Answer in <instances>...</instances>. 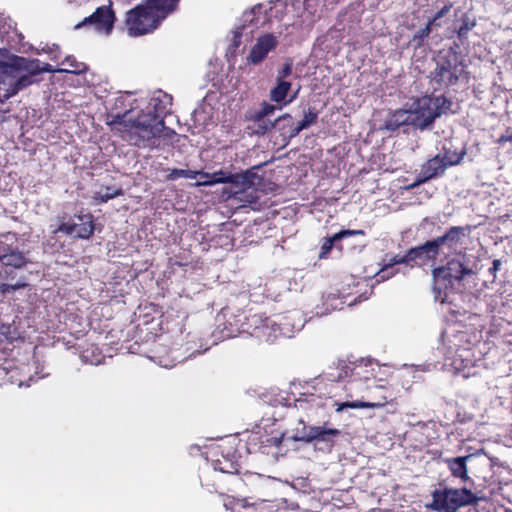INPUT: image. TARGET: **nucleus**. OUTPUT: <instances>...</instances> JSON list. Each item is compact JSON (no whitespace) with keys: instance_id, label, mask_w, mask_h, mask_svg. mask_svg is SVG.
<instances>
[{"instance_id":"f257e3e1","label":"nucleus","mask_w":512,"mask_h":512,"mask_svg":"<svg viewBox=\"0 0 512 512\" xmlns=\"http://www.w3.org/2000/svg\"><path fill=\"white\" fill-rule=\"evenodd\" d=\"M62 65L63 67L55 70L50 69L48 65L34 68L33 64L28 65L25 59L11 55L5 50H0V91H3L1 96L8 98L29 83L25 76L20 75L22 69L29 70L32 73L37 71L81 73L86 69L83 63L76 62L73 57H67Z\"/></svg>"},{"instance_id":"f03ea898","label":"nucleus","mask_w":512,"mask_h":512,"mask_svg":"<svg viewBox=\"0 0 512 512\" xmlns=\"http://www.w3.org/2000/svg\"><path fill=\"white\" fill-rule=\"evenodd\" d=\"M178 0H143L125 16V31L130 37H139L156 30L172 13Z\"/></svg>"},{"instance_id":"7ed1b4c3","label":"nucleus","mask_w":512,"mask_h":512,"mask_svg":"<svg viewBox=\"0 0 512 512\" xmlns=\"http://www.w3.org/2000/svg\"><path fill=\"white\" fill-rule=\"evenodd\" d=\"M447 101L443 96H425L413 100L406 108L391 113L386 120L387 129H396L405 124L424 128L446 109Z\"/></svg>"},{"instance_id":"20e7f679","label":"nucleus","mask_w":512,"mask_h":512,"mask_svg":"<svg viewBox=\"0 0 512 512\" xmlns=\"http://www.w3.org/2000/svg\"><path fill=\"white\" fill-rule=\"evenodd\" d=\"M108 125L114 131L136 135L143 141H150L160 135L164 128L163 121L151 112L139 115L133 122L131 116L125 115L108 122Z\"/></svg>"},{"instance_id":"39448f33","label":"nucleus","mask_w":512,"mask_h":512,"mask_svg":"<svg viewBox=\"0 0 512 512\" xmlns=\"http://www.w3.org/2000/svg\"><path fill=\"white\" fill-rule=\"evenodd\" d=\"M463 275V267L459 261H449L446 267H438L433 271L434 297L440 302H445L448 297V290L452 288L453 282L459 280Z\"/></svg>"},{"instance_id":"423d86ee","label":"nucleus","mask_w":512,"mask_h":512,"mask_svg":"<svg viewBox=\"0 0 512 512\" xmlns=\"http://www.w3.org/2000/svg\"><path fill=\"white\" fill-rule=\"evenodd\" d=\"M461 230L457 228L451 229L444 237L436 241L429 242L424 246L411 249L405 257H394L392 264L416 261L420 265L427 264L431 259H434L438 253L440 245L448 240H455L461 234Z\"/></svg>"},{"instance_id":"0eeeda50","label":"nucleus","mask_w":512,"mask_h":512,"mask_svg":"<svg viewBox=\"0 0 512 512\" xmlns=\"http://www.w3.org/2000/svg\"><path fill=\"white\" fill-rule=\"evenodd\" d=\"M479 498L467 489H447L434 495L432 507L439 512H453Z\"/></svg>"},{"instance_id":"6e6552de","label":"nucleus","mask_w":512,"mask_h":512,"mask_svg":"<svg viewBox=\"0 0 512 512\" xmlns=\"http://www.w3.org/2000/svg\"><path fill=\"white\" fill-rule=\"evenodd\" d=\"M198 177L199 180L197 181L196 186H212L216 184L231 183L244 189L253 184L254 174L249 171L235 175L224 170H219L213 173L198 171Z\"/></svg>"},{"instance_id":"1a4fd4ad","label":"nucleus","mask_w":512,"mask_h":512,"mask_svg":"<svg viewBox=\"0 0 512 512\" xmlns=\"http://www.w3.org/2000/svg\"><path fill=\"white\" fill-rule=\"evenodd\" d=\"M95 225L91 214H80L63 222L55 232H63L82 239L90 238L94 233Z\"/></svg>"},{"instance_id":"9d476101","label":"nucleus","mask_w":512,"mask_h":512,"mask_svg":"<svg viewBox=\"0 0 512 512\" xmlns=\"http://www.w3.org/2000/svg\"><path fill=\"white\" fill-rule=\"evenodd\" d=\"M263 22L264 17L262 13V6H255L250 10L245 11L233 31L235 45H239L241 36L251 35L254 29Z\"/></svg>"},{"instance_id":"9b49d317","label":"nucleus","mask_w":512,"mask_h":512,"mask_svg":"<svg viewBox=\"0 0 512 512\" xmlns=\"http://www.w3.org/2000/svg\"><path fill=\"white\" fill-rule=\"evenodd\" d=\"M114 21L115 15L111 7L103 4L98 6L90 17L85 18L83 23L77 24L75 28H80L84 24H91L97 32L108 35L113 29Z\"/></svg>"},{"instance_id":"f8f14e48","label":"nucleus","mask_w":512,"mask_h":512,"mask_svg":"<svg viewBox=\"0 0 512 512\" xmlns=\"http://www.w3.org/2000/svg\"><path fill=\"white\" fill-rule=\"evenodd\" d=\"M277 39L271 34H265L259 37L251 47L246 60L248 63L257 65L265 60L268 53L275 49Z\"/></svg>"},{"instance_id":"ddd939ff","label":"nucleus","mask_w":512,"mask_h":512,"mask_svg":"<svg viewBox=\"0 0 512 512\" xmlns=\"http://www.w3.org/2000/svg\"><path fill=\"white\" fill-rule=\"evenodd\" d=\"M298 90L292 91V84L282 78H277L276 85L269 92L270 100L283 108L297 97Z\"/></svg>"},{"instance_id":"4468645a","label":"nucleus","mask_w":512,"mask_h":512,"mask_svg":"<svg viewBox=\"0 0 512 512\" xmlns=\"http://www.w3.org/2000/svg\"><path fill=\"white\" fill-rule=\"evenodd\" d=\"M475 461V458L472 455L465 456V457H456L447 460L448 467L451 471V473L455 477H459L460 479L467 481L469 479L468 477V464L470 466Z\"/></svg>"},{"instance_id":"2eb2a0df","label":"nucleus","mask_w":512,"mask_h":512,"mask_svg":"<svg viewBox=\"0 0 512 512\" xmlns=\"http://www.w3.org/2000/svg\"><path fill=\"white\" fill-rule=\"evenodd\" d=\"M336 411L341 412L345 408H351V409H361V408H378L382 407V404L380 403H374V402H365V401H352V402H342L336 404Z\"/></svg>"},{"instance_id":"dca6fc26","label":"nucleus","mask_w":512,"mask_h":512,"mask_svg":"<svg viewBox=\"0 0 512 512\" xmlns=\"http://www.w3.org/2000/svg\"><path fill=\"white\" fill-rule=\"evenodd\" d=\"M320 426H309L304 427L301 434H297L293 437L295 441L311 442L318 439Z\"/></svg>"},{"instance_id":"f3484780","label":"nucleus","mask_w":512,"mask_h":512,"mask_svg":"<svg viewBox=\"0 0 512 512\" xmlns=\"http://www.w3.org/2000/svg\"><path fill=\"white\" fill-rule=\"evenodd\" d=\"M446 164L439 157L431 159L427 163V178L433 177L442 172Z\"/></svg>"},{"instance_id":"a211bd4d","label":"nucleus","mask_w":512,"mask_h":512,"mask_svg":"<svg viewBox=\"0 0 512 512\" xmlns=\"http://www.w3.org/2000/svg\"><path fill=\"white\" fill-rule=\"evenodd\" d=\"M0 259L4 262V264L11 265L14 267H21L25 263V258L20 253H12L10 255H2V256H0Z\"/></svg>"},{"instance_id":"6ab92c4d","label":"nucleus","mask_w":512,"mask_h":512,"mask_svg":"<svg viewBox=\"0 0 512 512\" xmlns=\"http://www.w3.org/2000/svg\"><path fill=\"white\" fill-rule=\"evenodd\" d=\"M122 194L123 192L121 189L111 191L110 188H106L105 191L100 190L96 192L94 195V199L99 202H107L108 200L120 196Z\"/></svg>"},{"instance_id":"aec40b11","label":"nucleus","mask_w":512,"mask_h":512,"mask_svg":"<svg viewBox=\"0 0 512 512\" xmlns=\"http://www.w3.org/2000/svg\"><path fill=\"white\" fill-rule=\"evenodd\" d=\"M317 119V114L311 110L305 113L302 121L299 125L293 130L292 136L298 134L302 129L307 128L311 124H313Z\"/></svg>"},{"instance_id":"412c9836","label":"nucleus","mask_w":512,"mask_h":512,"mask_svg":"<svg viewBox=\"0 0 512 512\" xmlns=\"http://www.w3.org/2000/svg\"><path fill=\"white\" fill-rule=\"evenodd\" d=\"M179 177L196 179L198 177V171L175 169L168 176V178L171 180H174Z\"/></svg>"},{"instance_id":"4be33fe9","label":"nucleus","mask_w":512,"mask_h":512,"mask_svg":"<svg viewBox=\"0 0 512 512\" xmlns=\"http://www.w3.org/2000/svg\"><path fill=\"white\" fill-rule=\"evenodd\" d=\"M339 434H340V432L337 429L325 428V427L320 426L317 440L323 441V442H329L331 440V438L338 436Z\"/></svg>"},{"instance_id":"5701e85b","label":"nucleus","mask_w":512,"mask_h":512,"mask_svg":"<svg viewBox=\"0 0 512 512\" xmlns=\"http://www.w3.org/2000/svg\"><path fill=\"white\" fill-rule=\"evenodd\" d=\"M274 111H275V106L274 105L264 102L261 105L260 110L256 113L255 118L256 119H260V118L266 117V116L271 115L272 113H274Z\"/></svg>"},{"instance_id":"b1692460","label":"nucleus","mask_w":512,"mask_h":512,"mask_svg":"<svg viewBox=\"0 0 512 512\" xmlns=\"http://www.w3.org/2000/svg\"><path fill=\"white\" fill-rule=\"evenodd\" d=\"M337 241V239H334V235L328 239H326L322 246H321V252H320V258L326 257V255L330 252V250L333 247L334 242Z\"/></svg>"},{"instance_id":"393cba45","label":"nucleus","mask_w":512,"mask_h":512,"mask_svg":"<svg viewBox=\"0 0 512 512\" xmlns=\"http://www.w3.org/2000/svg\"><path fill=\"white\" fill-rule=\"evenodd\" d=\"M357 234H363V231L361 230H343L336 234H334V239H342L347 236L357 235Z\"/></svg>"},{"instance_id":"a878e982","label":"nucleus","mask_w":512,"mask_h":512,"mask_svg":"<svg viewBox=\"0 0 512 512\" xmlns=\"http://www.w3.org/2000/svg\"><path fill=\"white\" fill-rule=\"evenodd\" d=\"M291 73V67L290 65H285L283 70H282V76L280 78L283 79V77L289 75Z\"/></svg>"},{"instance_id":"bb28decb","label":"nucleus","mask_w":512,"mask_h":512,"mask_svg":"<svg viewBox=\"0 0 512 512\" xmlns=\"http://www.w3.org/2000/svg\"><path fill=\"white\" fill-rule=\"evenodd\" d=\"M499 265H500V261H499V260H495V261L493 262V269H494V270H498Z\"/></svg>"},{"instance_id":"cd10ccee","label":"nucleus","mask_w":512,"mask_h":512,"mask_svg":"<svg viewBox=\"0 0 512 512\" xmlns=\"http://www.w3.org/2000/svg\"><path fill=\"white\" fill-rule=\"evenodd\" d=\"M500 141H512V134L510 136H507L506 138L501 137Z\"/></svg>"},{"instance_id":"c85d7f7f","label":"nucleus","mask_w":512,"mask_h":512,"mask_svg":"<svg viewBox=\"0 0 512 512\" xmlns=\"http://www.w3.org/2000/svg\"><path fill=\"white\" fill-rule=\"evenodd\" d=\"M281 119L291 120V117L289 115H284L283 117L279 118L278 121H280Z\"/></svg>"},{"instance_id":"c756f323","label":"nucleus","mask_w":512,"mask_h":512,"mask_svg":"<svg viewBox=\"0 0 512 512\" xmlns=\"http://www.w3.org/2000/svg\"><path fill=\"white\" fill-rule=\"evenodd\" d=\"M426 33H429V26L426 27Z\"/></svg>"}]
</instances>
